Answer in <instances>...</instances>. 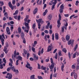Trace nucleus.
Instances as JSON below:
<instances>
[{"label": "nucleus", "instance_id": "680f3d73", "mask_svg": "<svg viewBox=\"0 0 79 79\" xmlns=\"http://www.w3.org/2000/svg\"><path fill=\"white\" fill-rule=\"evenodd\" d=\"M27 66H28V67H29L30 66V64H29L28 62H27Z\"/></svg>", "mask_w": 79, "mask_h": 79}, {"label": "nucleus", "instance_id": "052dcab7", "mask_svg": "<svg viewBox=\"0 0 79 79\" xmlns=\"http://www.w3.org/2000/svg\"><path fill=\"white\" fill-rule=\"evenodd\" d=\"M57 49H55L54 50V51L53 52V53H56V51H57Z\"/></svg>", "mask_w": 79, "mask_h": 79}, {"label": "nucleus", "instance_id": "603ef678", "mask_svg": "<svg viewBox=\"0 0 79 79\" xmlns=\"http://www.w3.org/2000/svg\"><path fill=\"white\" fill-rule=\"evenodd\" d=\"M14 57V55L12 54V58L13 60V61H15V59Z\"/></svg>", "mask_w": 79, "mask_h": 79}, {"label": "nucleus", "instance_id": "09e8293b", "mask_svg": "<svg viewBox=\"0 0 79 79\" xmlns=\"http://www.w3.org/2000/svg\"><path fill=\"white\" fill-rule=\"evenodd\" d=\"M31 50L33 52H35V49L33 47H32L31 48Z\"/></svg>", "mask_w": 79, "mask_h": 79}, {"label": "nucleus", "instance_id": "f704fd0d", "mask_svg": "<svg viewBox=\"0 0 79 79\" xmlns=\"http://www.w3.org/2000/svg\"><path fill=\"white\" fill-rule=\"evenodd\" d=\"M59 11L60 14L61 13H63V8H60L59 10Z\"/></svg>", "mask_w": 79, "mask_h": 79}, {"label": "nucleus", "instance_id": "4468645a", "mask_svg": "<svg viewBox=\"0 0 79 79\" xmlns=\"http://www.w3.org/2000/svg\"><path fill=\"white\" fill-rule=\"evenodd\" d=\"M69 39H70V35H67L66 36V39L67 41H69Z\"/></svg>", "mask_w": 79, "mask_h": 79}, {"label": "nucleus", "instance_id": "864d4df0", "mask_svg": "<svg viewBox=\"0 0 79 79\" xmlns=\"http://www.w3.org/2000/svg\"><path fill=\"white\" fill-rule=\"evenodd\" d=\"M3 61L4 63H6V60L5 59V58H3Z\"/></svg>", "mask_w": 79, "mask_h": 79}, {"label": "nucleus", "instance_id": "de8ad7c7", "mask_svg": "<svg viewBox=\"0 0 79 79\" xmlns=\"http://www.w3.org/2000/svg\"><path fill=\"white\" fill-rule=\"evenodd\" d=\"M27 30L26 29L25 30H24V32H27V33H28V32H29V29H27Z\"/></svg>", "mask_w": 79, "mask_h": 79}, {"label": "nucleus", "instance_id": "e2e57ef3", "mask_svg": "<svg viewBox=\"0 0 79 79\" xmlns=\"http://www.w3.org/2000/svg\"><path fill=\"white\" fill-rule=\"evenodd\" d=\"M11 70V67H9V68H7V71H10V70Z\"/></svg>", "mask_w": 79, "mask_h": 79}, {"label": "nucleus", "instance_id": "2eb2a0df", "mask_svg": "<svg viewBox=\"0 0 79 79\" xmlns=\"http://www.w3.org/2000/svg\"><path fill=\"white\" fill-rule=\"evenodd\" d=\"M24 24L26 26V28L27 29H27H29V24L25 22Z\"/></svg>", "mask_w": 79, "mask_h": 79}, {"label": "nucleus", "instance_id": "7ed1b4c3", "mask_svg": "<svg viewBox=\"0 0 79 79\" xmlns=\"http://www.w3.org/2000/svg\"><path fill=\"white\" fill-rule=\"evenodd\" d=\"M0 39L1 41L2 45H4V41H5V37L3 33L2 35H0Z\"/></svg>", "mask_w": 79, "mask_h": 79}, {"label": "nucleus", "instance_id": "72a5a7b5", "mask_svg": "<svg viewBox=\"0 0 79 79\" xmlns=\"http://www.w3.org/2000/svg\"><path fill=\"white\" fill-rule=\"evenodd\" d=\"M76 66L74 64H73L72 65V69H76Z\"/></svg>", "mask_w": 79, "mask_h": 79}, {"label": "nucleus", "instance_id": "58836bf2", "mask_svg": "<svg viewBox=\"0 0 79 79\" xmlns=\"http://www.w3.org/2000/svg\"><path fill=\"white\" fill-rule=\"evenodd\" d=\"M61 51L60 50L58 52L59 55L60 56H62V54H61Z\"/></svg>", "mask_w": 79, "mask_h": 79}, {"label": "nucleus", "instance_id": "8fccbe9b", "mask_svg": "<svg viewBox=\"0 0 79 79\" xmlns=\"http://www.w3.org/2000/svg\"><path fill=\"white\" fill-rule=\"evenodd\" d=\"M0 69H3V64H0Z\"/></svg>", "mask_w": 79, "mask_h": 79}, {"label": "nucleus", "instance_id": "1a4fd4ad", "mask_svg": "<svg viewBox=\"0 0 79 79\" xmlns=\"http://www.w3.org/2000/svg\"><path fill=\"white\" fill-rule=\"evenodd\" d=\"M36 26V25H35V23H34L32 25V29L34 30L33 31L34 32H35V31H37V28H35Z\"/></svg>", "mask_w": 79, "mask_h": 79}, {"label": "nucleus", "instance_id": "dca6fc26", "mask_svg": "<svg viewBox=\"0 0 79 79\" xmlns=\"http://www.w3.org/2000/svg\"><path fill=\"white\" fill-rule=\"evenodd\" d=\"M38 10V9H37V8H35L33 12V15H35V14H36Z\"/></svg>", "mask_w": 79, "mask_h": 79}, {"label": "nucleus", "instance_id": "412c9836", "mask_svg": "<svg viewBox=\"0 0 79 79\" xmlns=\"http://www.w3.org/2000/svg\"><path fill=\"white\" fill-rule=\"evenodd\" d=\"M47 12H48V10L47 9H46L45 10V11L44 12L43 14V15L44 16H45L46 15Z\"/></svg>", "mask_w": 79, "mask_h": 79}, {"label": "nucleus", "instance_id": "cd10ccee", "mask_svg": "<svg viewBox=\"0 0 79 79\" xmlns=\"http://www.w3.org/2000/svg\"><path fill=\"white\" fill-rule=\"evenodd\" d=\"M46 69H47V68L46 67H44L43 68V69H42V70H44V73H48V71H47V70H46Z\"/></svg>", "mask_w": 79, "mask_h": 79}, {"label": "nucleus", "instance_id": "c03bdc74", "mask_svg": "<svg viewBox=\"0 0 79 79\" xmlns=\"http://www.w3.org/2000/svg\"><path fill=\"white\" fill-rule=\"evenodd\" d=\"M7 49H8V47H5L3 50L4 52H5V51H7Z\"/></svg>", "mask_w": 79, "mask_h": 79}, {"label": "nucleus", "instance_id": "bb28decb", "mask_svg": "<svg viewBox=\"0 0 79 79\" xmlns=\"http://www.w3.org/2000/svg\"><path fill=\"white\" fill-rule=\"evenodd\" d=\"M30 79H37L35 78V75H33L31 76Z\"/></svg>", "mask_w": 79, "mask_h": 79}, {"label": "nucleus", "instance_id": "13d9d810", "mask_svg": "<svg viewBox=\"0 0 79 79\" xmlns=\"http://www.w3.org/2000/svg\"><path fill=\"white\" fill-rule=\"evenodd\" d=\"M79 3V1H77L76 2V4H75L76 5V6H77L78 5V3Z\"/></svg>", "mask_w": 79, "mask_h": 79}, {"label": "nucleus", "instance_id": "69168bd1", "mask_svg": "<svg viewBox=\"0 0 79 79\" xmlns=\"http://www.w3.org/2000/svg\"><path fill=\"white\" fill-rule=\"evenodd\" d=\"M74 43V40H72V42L71 43V45H73V44Z\"/></svg>", "mask_w": 79, "mask_h": 79}, {"label": "nucleus", "instance_id": "39448f33", "mask_svg": "<svg viewBox=\"0 0 79 79\" xmlns=\"http://www.w3.org/2000/svg\"><path fill=\"white\" fill-rule=\"evenodd\" d=\"M61 15L60 14H59V20H58L57 22V27L58 28H59L60 27V25H61V23H60V21L61 20Z\"/></svg>", "mask_w": 79, "mask_h": 79}, {"label": "nucleus", "instance_id": "ddd939ff", "mask_svg": "<svg viewBox=\"0 0 79 79\" xmlns=\"http://www.w3.org/2000/svg\"><path fill=\"white\" fill-rule=\"evenodd\" d=\"M6 32L8 35H10V28L9 27H7L6 29Z\"/></svg>", "mask_w": 79, "mask_h": 79}, {"label": "nucleus", "instance_id": "4c0bfd02", "mask_svg": "<svg viewBox=\"0 0 79 79\" xmlns=\"http://www.w3.org/2000/svg\"><path fill=\"white\" fill-rule=\"evenodd\" d=\"M72 42V40H70L68 42V44L69 45H71V42Z\"/></svg>", "mask_w": 79, "mask_h": 79}, {"label": "nucleus", "instance_id": "4be33fe9", "mask_svg": "<svg viewBox=\"0 0 79 79\" xmlns=\"http://www.w3.org/2000/svg\"><path fill=\"white\" fill-rule=\"evenodd\" d=\"M50 22L48 23L47 25L46 26L45 28L47 29H48V27H49V26H50Z\"/></svg>", "mask_w": 79, "mask_h": 79}, {"label": "nucleus", "instance_id": "aec40b11", "mask_svg": "<svg viewBox=\"0 0 79 79\" xmlns=\"http://www.w3.org/2000/svg\"><path fill=\"white\" fill-rule=\"evenodd\" d=\"M26 68H28V69H30V71H32V69H33V68H32V67L30 66V67H28V66H27V64H26Z\"/></svg>", "mask_w": 79, "mask_h": 79}, {"label": "nucleus", "instance_id": "0e129e2a", "mask_svg": "<svg viewBox=\"0 0 79 79\" xmlns=\"http://www.w3.org/2000/svg\"><path fill=\"white\" fill-rule=\"evenodd\" d=\"M38 78L39 79H43V78L41 76H38Z\"/></svg>", "mask_w": 79, "mask_h": 79}, {"label": "nucleus", "instance_id": "b1692460", "mask_svg": "<svg viewBox=\"0 0 79 79\" xmlns=\"http://www.w3.org/2000/svg\"><path fill=\"white\" fill-rule=\"evenodd\" d=\"M21 39H24V34L23 32H22L21 35Z\"/></svg>", "mask_w": 79, "mask_h": 79}, {"label": "nucleus", "instance_id": "4d7b16f0", "mask_svg": "<svg viewBox=\"0 0 79 79\" xmlns=\"http://www.w3.org/2000/svg\"><path fill=\"white\" fill-rule=\"evenodd\" d=\"M53 77H57V74L55 73L53 75Z\"/></svg>", "mask_w": 79, "mask_h": 79}, {"label": "nucleus", "instance_id": "e433bc0d", "mask_svg": "<svg viewBox=\"0 0 79 79\" xmlns=\"http://www.w3.org/2000/svg\"><path fill=\"white\" fill-rule=\"evenodd\" d=\"M40 67H41V66H40V65L39 64V63H38V68L37 69H40Z\"/></svg>", "mask_w": 79, "mask_h": 79}, {"label": "nucleus", "instance_id": "7c9ffc66", "mask_svg": "<svg viewBox=\"0 0 79 79\" xmlns=\"http://www.w3.org/2000/svg\"><path fill=\"white\" fill-rule=\"evenodd\" d=\"M61 31L63 33L64 32V26H62L61 27Z\"/></svg>", "mask_w": 79, "mask_h": 79}, {"label": "nucleus", "instance_id": "5701e85b", "mask_svg": "<svg viewBox=\"0 0 79 79\" xmlns=\"http://www.w3.org/2000/svg\"><path fill=\"white\" fill-rule=\"evenodd\" d=\"M63 52H64L65 53H66V52H67V50L66 48H64L62 50Z\"/></svg>", "mask_w": 79, "mask_h": 79}, {"label": "nucleus", "instance_id": "473e14b6", "mask_svg": "<svg viewBox=\"0 0 79 79\" xmlns=\"http://www.w3.org/2000/svg\"><path fill=\"white\" fill-rule=\"evenodd\" d=\"M18 10H16L15 11V13H14L13 14V15H18Z\"/></svg>", "mask_w": 79, "mask_h": 79}, {"label": "nucleus", "instance_id": "6ab92c4d", "mask_svg": "<svg viewBox=\"0 0 79 79\" xmlns=\"http://www.w3.org/2000/svg\"><path fill=\"white\" fill-rule=\"evenodd\" d=\"M52 15H49L48 16V19L49 20H51V19H52Z\"/></svg>", "mask_w": 79, "mask_h": 79}, {"label": "nucleus", "instance_id": "3c124183", "mask_svg": "<svg viewBox=\"0 0 79 79\" xmlns=\"http://www.w3.org/2000/svg\"><path fill=\"white\" fill-rule=\"evenodd\" d=\"M76 53H74L73 55V58H76Z\"/></svg>", "mask_w": 79, "mask_h": 79}, {"label": "nucleus", "instance_id": "423d86ee", "mask_svg": "<svg viewBox=\"0 0 79 79\" xmlns=\"http://www.w3.org/2000/svg\"><path fill=\"white\" fill-rule=\"evenodd\" d=\"M15 58L16 59H18V60H17L16 61V64L17 66H18V64H19V63H18V62H19V60H20L21 61H22V59H23V58L21 56H18L17 57H16Z\"/></svg>", "mask_w": 79, "mask_h": 79}, {"label": "nucleus", "instance_id": "20e7f679", "mask_svg": "<svg viewBox=\"0 0 79 79\" xmlns=\"http://www.w3.org/2000/svg\"><path fill=\"white\" fill-rule=\"evenodd\" d=\"M50 60L52 64L51 65H49V67L50 69H53V68H54V65L53 61V58H50Z\"/></svg>", "mask_w": 79, "mask_h": 79}, {"label": "nucleus", "instance_id": "774afa93", "mask_svg": "<svg viewBox=\"0 0 79 79\" xmlns=\"http://www.w3.org/2000/svg\"><path fill=\"white\" fill-rule=\"evenodd\" d=\"M76 55H77V56H79V53L78 52H76L75 53Z\"/></svg>", "mask_w": 79, "mask_h": 79}, {"label": "nucleus", "instance_id": "c9c22d12", "mask_svg": "<svg viewBox=\"0 0 79 79\" xmlns=\"http://www.w3.org/2000/svg\"><path fill=\"white\" fill-rule=\"evenodd\" d=\"M14 72V71L15 70V69L14 67H10V69Z\"/></svg>", "mask_w": 79, "mask_h": 79}, {"label": "nucleus", "instance_id": "2f4dec72", "mask_svg": "<svg viewBox=\"0 0 79 79\" xmlns=\"http://www.w3.org/2000/svg\"><path fill=\"white\" fill-rule=\"evenodd\" d=\"M18 32L19 34H21V29L19 27L18 28Z\"/></svg>", "mask_w": 79, "mask_h": 79}, {"label": "nucleus", "instance_id": "37998d69", "mask_svg": "<svg viewBox=\"0 0 79 79\" xmlns=\"http://www.w3.org/2000/svg\"><path fill=\"white\" fill-rule=\"evenodd\" d=\"M55 36H54V34L53 33L52 34V40H55Z\"/></svg>", "mask_w": 79, "mask_h": 79}, {"label": "nucleus", "instance_id": "9b49d317", "mask_svg": "<svg viewBox=\"0 0 79 79\" xmlns=\"http://www.w3.org/2000/svg\"><path fill=\"white\" fill-rule=\"evenodd\" d=\"M19 55V52H17V53H16V51L15 50L14 52V58H16V56Z\"/></svg>", "mask_w": 79, "mask_h": 79}, {"label": "nucleus", "instance_id": "0eeeda50", "mask_svg": "<svg viewBox=\"0 0 79 79\" xmlns=\"http://www.w3.org/2000/svg\"><path fill=\"white\" fill-rule=\"evenodd\" d=\"M53 48L52 46L49 45L48 46L47 50V52H51L52 50V49Z\"/></svg>", "mask_w": 79, "mask_h": 79}, {"label": "nucleus", "instance_id": "c85d7f7f", "mask_svg": "<svg viewBox=\"0 0 79 79\" xmlns=\"http://www.w3.org/2000/svg\"><path fill=\"white\" fill-rule=\"evenodd\" d=\"M14 72L16 74H18L19 73V71L18 69H15V70H14Z\"/></svg>", "mask_w": 79, "mask_h": 79}, {"label": "nucleus", "instance_id": "f257e3e1", "mask_svg": "<svg viewBox=\"0 0 79 79\" xmlns=\"http://www.w3.org/2000/svg\"><path fill=\"white\" fill-rule=\"evenodd\" d=\"M56 3H57V0H52L51 1V3H49L50 5H52L53 4L52 8V10H53V9H55V6Z\"/></svg>", "mask_w": 79, "mask_h": 79}, {"label": "nucleus", "instance_id": "a19ab883", "mask_svg": "<svg viewBox=\"0 0 79 79\" xmlns=\"http://www.w3.org/2000/svg\"><path fill=\"white\" fill-rule=\"evenodd\" d=\"M23 40V44H26V39H25V38H24L23 39H22Z\"/></svg>", "mask_w": 79, "mask_h": 79}, {"label": "nucleus", "instance_id": "6e6d98bb", "mask_svg": "<svg viewBox=\"0 0 79 79\" xmlns=\"http://www.w3.org/2000/svg\"><path fill=\"white\" fill-rule=\"evenodd\" d=\"M47 35H45L44 38V40H45V41H47Z\"/></svg>", "mask_w": 79, "mask_h": 79}, {"label": "nucleus", "instance_id": "9d476101", "mask_svg": "<svg viewBox=\"0 0 79 79\" xmlns=\"http://www.w3.org/2000/svg\"><path fill=\"white\" fill-rule=\"evenodd\" d=\"M44 48H42L41 50V51H39L38 52V55L39 56H40V55L41 54L42 55L44 53Z\"/></svg>", "mask_w": 79, "mask_h": 79}, {"label": "nucleus", "instance_id": "c756f323", "mask_svg": "<svg viewBox=\"0 0 79 79\" xmlns=\"http://www.w3.org/2000/svg\"><path fill=\"white\" fill-rule=\"evenodd\" d=\"M63 21H65V26H68V22L66 19H64L63 20Z\"/></svg>", "mask_w": 79, "mask_h": 79}, {"label": "nucleus", "instance_id": "6e6552de", "mask_svg": "<svg viewBox=\"0 0 79 79\" xmlns=\"http://www.w3.org/2000/svg\"><path fill=\"white\" fill-rule=\"evenodd\" d=\"M8 5L9 6V7L11 9V10H13L14 9V8H15V6H14L12 5V4H11V2H9L8 3Z\"/></svg>", "mask_w": 79, "mask_h": 79}, {"label": "nucleus", "instance_id": "49530a36", "mask_svg": "<svg viewBox=\"0 0 79 79\" xmlns=\"http://www.w3.org/2000/svg\"><path fill=\"white\" fill-rule=\"evenodd\" d=\"M62 40H63L64 42H66V40H65V38L64 37H62Z\"/></svg>", "mask_w": 79, "mask_h": 79}, {"label": "nucleus", "instance_id": "ea45409f", "mask_svg": "<svg viewBox=\"0 0 79 79\" xmlns=\"http://www.w3.org/2000/svg\"><path fill=\"white\" fill-rule=\"evenodd\" d=\"M74 79H77V74L76 73H75L74 74Z\"/></svg>", "mask_w": 79, "mask_h": 79}, {"label": "nucleus", "instance_id": "f8f14e48", "mask_svg": "<svg viewBox=\"0 0 79 79\" xmlns=\"http://www.w3.org/2000/svg\"><path fill=\"white\" fill-rule=\"evenodd\" d=\"M59 35L58 33H55V39L56 40H58L59 39Z\"/></svg>", "mask_w": 79, "mask_h": 79}, {"label": "nucleus", "instance_id": "f03ea898", "mask_svg": "<svg viewBox=\"0 0 79 79\" xmlns=\"http://www.w3.org/2000/svg\"><path fill=\"white\" fill-rule=\"evenodd\" d=\"M36 21L38 23V29H40V26H41L40 23L41 24H44V21H43V20L42 19H40L39 20L36 19Z\"/></svg>", "mask_w": 79, "mask_h": 79}, {"label": "nucleus", "instance_id": "a878e982", "mask_svg": "<svg viewBox=\"0 0 79 79\" xmlns=\"http://www.w3.org/2000/svg\"><path fill=\"white\" fill-rule=\"evenodd\" d=\"M4 15L6 18L7 19H8V13L7 12H5L4 14Z\"/></svg>", "mask_w": 79, "mask_h": 79}, {"label": "nucleus", "instance_id": "393cba45", "mask_svg": "<svg viewBox=\"0 0 79 79\" xmlns=\"http://www.w3.org/2000/svg\"><path fill=\"white\" fill-rule=\"evenodd\" d=\"M77 47H78V45H77V44L75 46L74 48L73 49L74 52H75V51H76V50H77Z\"/></svg>", "mask_w": 79, "mask_h": 79}, {"label": "nucleus", "instance_id": "a211bd4d", "mask_svg": "<svg viewBox=\"0 0 79 79\" xmlns=\"http://www.w3.org/2000/svg\"><path fill=\"white\" fill-rule=\"evenodd\" d=\"M64 64L62 63V66H61V70L63 72L64 71Z\"/></svg>", "mask_w": 79, "mask_h": 79}, {"label": "nucleus", "instance_id": "bf43d9fd", "mask_svg": "<svg viewBox=\"0 0 79 79\" xmlns=\"http://www.w3.org/2000/svg\"><path fill=\"white\" fill-rule=\"evenodd\" d=\"M16 1L15 0H12V4L13 5H15V4Z\"/></svg>", "mask_w": 79, "mask_h": 79}, {"label": "nucleus", "instance_id": "338daca9", "mask_svg": "<svg viewBox=\"0 0 79 79\" xmlns=\"http://www.w3.org/2000/svg\"><path fill=\"white\" fill-rule=\"evenodd\" d=\"M23 10H24V7L23 6L21 7V9H20V11H21Z\"/></svg>", "mask_w": 79, "mask_h": 79}, {"label": "nucleus", "instance_id": "79ce46f5", "mask_svg": "<svg viewBox=\"0 0 79 79\" xmlns=\"http://www.w3.org/2000/svg\"><path fill=\"white\" fill-rule=\"evenodd\" d=\"M34 58L36 59V60H38V59H39V57H38V56H36V55H35L34 56Z\"/></svg>", "mask_w": 79, "mask_h": 79}, {"label": "nucleus", "instance_id": "a18cd8bd", "mask_svg": "<svg viewBox=\"0 0 79 79\" xmlns=\"http://www.w3.org/2000/svg\"><path fill=\"white\" fill-rule=\"evenodd\" d=\"M57 56H58V53H56L55 56L54 58L56 60L57 59Z\"/></svg>", "mask_w": 79, "mask_h": 79}, {"label": "nucleus", "instance_id": "5fc2aeb1", "mask_svg": "<svg viewBox=\"0 0 79 79\" xmlns=\"http://www.w3.org/2000/svg\"><path fill=\"white\" fill-rule=\"evenodd\" d=\"M17 18L18 21H20V19H21V16L19 15Z\"/></svg>", "mask_w": 79, "mask_h": 79}, {"label": "nucleus", "instance_id": "f3484780", "mask_svg": "<svg viewBox=\"0 0 79 79\" xmlns=\"http://www.w3.org/2000/svg\"><path fill=\"white\" fill-rule=\"evenodd\" d=\"M7 76H8L9 75V76L8 77V79H11V78H12V75L11 74H10V73H8L7 74Z\"/></svg>", "mask_w": 79, "mask_h": 79}]
</instances>
